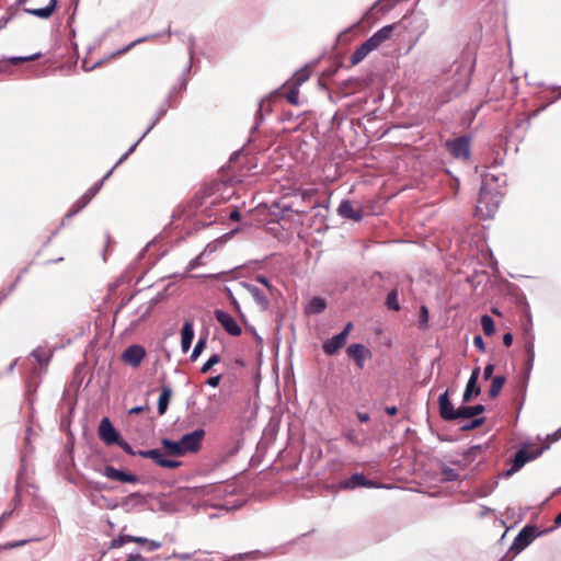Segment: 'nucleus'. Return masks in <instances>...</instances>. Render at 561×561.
Listing matches in <instances>:
<instances>
[{
  "mask_svg": "<svg viewBox=\"0 0 561 561\" xmlns=\"http://www.w3.org/2000/svg\"><path fill=\"white\" fill-rule=\"evenodd\" d=\"M493 371H494V365L492 364H488L484 369H483V378L485 380L488 379H492V375H493Z\"/></svg>",
  "mask_w": 561,
  "mask_h": 561,
  "instance_id": "09e8293b",
  "label": "nucleus"
},
{
  "mask_svg": "<svg viewBox=\"0 0 561 561\" xmlns=\"http://www.w3.org/2000/svg\"><path fill=\"white\" fill-rule=\"evenodd\" d=\"M128 541L145 546L147 551H154L161 547L160 541L151 540L145 537L130 536L128 537Z\"/></svg>",
  "mask_w": 561,
  "mask_h": 561,
  "instance_id": "a878e982",
  "label": "nucleus"
},
{
  "mask_svg": "<svg viewBox=\"0 0 561 561\" xmlns=\"http://www.w3.org/2000/svg\"><path fill=\"white\" fill-rule=\"evenodd\" d=\"M188 53H190V56L191 58L193 57V53H194V38L191 37L190 41H188Z\"/></svg>",
  "mask_w": 561,
  "mask_h": 561,
  "instance_id": "bf43d9fd",
  "label": "nucleus"
},
{
  "mask_svg": "<svg viewBox=\"0 0 561 561\" xmlns=\"http://www.w3.org/2000/svg\"><path fill=\"white\" fill-rule=\"evenodd\" d=\"M25 542L26 541L22 540V541H18V542H14V543H10L9 548L20 547V546L24 545Z\"/></svg>",
  "mask_w": 561,
  "mask_h": 561,
  "instance_id": "0e129e2a",
  "label": "nucleus"
},
{
  "mask_svg": "<svg viewBox=\"0 0 561 561\" xmlns=\"http://www.w3.org/2000/svg\"><path fill=\"white\" fill-rule=\"evenodd\" d=\"M194 339V327L193 323L188 320H186L183 323L182 330H181V347L184 353H186Z\"/></svg>",
  "mask_w": 561,
  "mask_h": 561,
  "instance_id": "412c9836",
  "label": "nucleus"
},
{
  "mask_svg": "<svg viewBox=\"0 0 561 561\" xmlns=\"http://www.w3.org/2000/svg\"><path fill=\"white\" fill-rule=\"evenodd\" d=\"M512 343H513V335H512V333H505L503 335V344L508 347V346L512 345Z\"/></svg>",
  "mask_w": 561,
  "mask_h": 561,
  "instance_id": "6e6d98bb",
  "label": "nucleus"
},
{
  "mask_svg": "<svg viewBox=\"0 0 561 561\" xmlns=\"http://www.w3.org/2000/svg\"><path fill=\"white\" fill-rule=\"evenodd\" d=\"M171 397L172 388L169 385H163L158 399V412L160 415H163L167 412Z\"/></svg>",
  "mask_w": 561,
  "mask_h": 561,
  "instance_id": "393cba45",
  "label": "nucleus"
},
{
  "mask_svg": "<svg viewBox=\"0 0 561 561\" xmlns=\"http://www.w3.org/2000/svg\"><path fill=\"white\" fill-rule=\"evenodd\" d=\"M220 380H221V376L220 375H217V376H213V377H209L207 380H206V383L210 387H218L219 383H220Z\"/></svg>",
  "mask_w": 561,
  "mask_h": 561,
  "instance_id": "8fccbe9b",
  "label": "nucleus"
},
{
  "mask_svg": "<svg viewBox=\"0 0 561 561\" xmlns=\"http://www.w3.org/2000/svg\"><path fill=\"white\" fill-rule=\"evenodd\" d=\"M161 445L168 456L182 457L185 455L184 449L181 445V440H171L169 438H162Z\"/></svg>",
  "mask_w": 561,
  "mask_h": 561,
  "instance_id": "5701e85b",
  "label": "nucleus"
},
{
  "mask_svg": "<svg viewBox=\"0 0 561 561\" xmlns=\"http://www.w3.org/2000/svg\"><path fill=\"white\" fill-rule=\"evenodd\" d=\"M439 413L440 416L446 421H453L458 419V409H455L449 400L448 391L446 390L438 398Z\"/></svg>",
  "mask_w": 561,
  "mask_h": 561,
  "instance_id": "dca6fc26",
  "label": "nucleus"
},
{
  "mask_svg": "<svg viewBox=\"0 0 561 561\" xmlns=\"http://www.w3.org/2000/svg\"><path fill=\"white\" fill-rule=\"evenodd\" d=\"M548 447L549 446L546 445L540 448H531L530 450H528L527 448H520L516 453L512 461L511 468L506 471V476H512L513 473L520 470L528 461L538 458Z\"/></svg>",
  "mask_w": 561,
  "mask_h": 561,
  "instance_id": "20e7f679",
  "label": "nucleus"
},
{
  "mask_svg": "<svg viewBox=\"0 0 561 561\" xmlns=\"http://www.w3.org/2000/svg\"><path fill=\"white\" fill-rule=\"evenodd\" d=\"M484 423V417L473 419L470 423L463 424L461 430L468 431L481 426Z\"/></svg>",
  "mask_w": 561,
  "mask_h": 561,
  "instance_id": "c03bdc74",
  "label": "nucleus"
},
{
  "mask_svg": "<svg viewBox=\"0 0 561 561\" xmlns=\"http://www.w3.org/2000/svg\"><path fill=\"white\" fill-rule=\"evenodd\" d=\"M56 5H57V0H50L49 3L44 8L24 9V11L27 14H31L33 16L46 20L53 14V12L56 9Z\"/></svg>",
  "mask_w": 561,
  "mask_h": 561,
  "instance_id": "b1692460",
  "label": "nucleus"
},
{
  "mask_svg": "<svg viewBox=\"0 0 561 561\" xmlns=\"http://www.w3.org/2000/svg\"><path fill=\"white\" fill-rule=\"evenodd\" d=\"M115 444L118 445L126 454H128L130 456L137 455V453L134 451L131 446L126 440H124L122 437H119L118 442H116Z\"/></svg>",
  "mask_w": 561,
  "mask_h": 561,
  "instance_id": "79ce46f5",
  "label": "nucleus"
},
{
  "mask_svg": "<svg viewBox=\"0 0 561 561\" xmlns=\"http://www.w3.org/2000/svg\"><path fill=\"white\" fill-rule=\"evenodd\" d=\"M428 320V310L425 306H422L420 309V324L425 325Z\"/></svg>",
  "mask_w": 561,
  "mask_h": 561,
  "instance_id": "49530a36",
  "label": "nucleus"
},
{
  "mask_svg": "<svg viewBox=\"0 0 561 561\" xmlns=\"http://www.w3.org/2000/svg\"><path fill=\"white\" fill-rule=\"evenodd\" d=\"M396 26L397 24L386 25L375 32L354 50L350 59L351 64L353 66L358 65L367 57L368 54L378 49L385 42L391 39Z\"/></svg>",
  "mask_w": 561,
  "mask_h": 561,
  "instance_id": "f03ea898",
  "label": "nucleus"
},
{
  "mask_svg": "<svg viewBox=\"0 0 561 561\" xmlns=\"http://www.w3.org/2000/svg\"><path fill=\"white\" fill-rule=\"evenodd\" d=\"M171 558H174V559H178V560H182V561H187L192 558V554L191 553H176V552H173Z\"/></svg>",
  "mask_w": 561,
  "mask_h": 561,
  "instance_id": "603ef678",
  "label": "nucleus"
},
{
  "mask_svg": "<svg viewBox=\"0 0 561 561\" xmlns=\"http://www.w3.org/2000/svg\"><path fill=\"white\" fill-rule=\"evenodd\" d=\"M347 355L351 359L355 362L356 366L359 369H363L365 366V360L373 356L369 348H367L364 344L360 343L351 344L347 347Z\"/></svg>",
  "mask_w": 561,
  "mask_h": 561,
  "instance_id": "ddd939ff",
  "label": "nucleus"
},
{
  "mask_svg": "<svg viewBox=\"0 0 561 561\" xmlns=\"http://www.w3.org/2000/svg\"><path fill=\"white\" fill-rule=\"evenodd\" d=\"M310 76H311L310 68L304 67V68L299 69L294 75L295 85H297V87L301 85L304 82H306L310 78Z\"/></svg>",
  "mask_w": 561,
  "mask_h": 561,
  "instance_id": "c756f323",
  "label": "nucleus"
},
{
  "mask_svg": "<svg viewBox=\"0 0 561 561\" xmlns=\"http://www.w3.org/2000/svg\"><path fill=\"white\" fill-rule=\"evenodd\" d=\"M146 356V350L138 344H134L128 346L122 354V360L131 366L133 368H137L140 366L141 362Z\"/></svg>",
  "mask_w": 561,
  "mask_h": 561,
  "instance_id": "9b49d317",
  "label": "nucleus"
},
{
  "mask_svg": "<svg viewBox=\"0 0 561 561\" xmlns=\"http://www.w3.org/2000/svg\"><path fill=\"white\" fill-rule=\"evenodd\" d=\"M484 411V407L482 404H477L473 407H461L458 408V419H470L478 414H481Z\"/></svg>",
  "mask_w": 561,
  "mask_h": 561,
  "instance_id": "bb28decb",
  "label": "nucleus"
},
{
  "mask_svg": "<svg viewBox=\"0 0 561 561\" xmlns=\"http://www.w3.org/2000/svg\"><path fill=\"white\" fill-rule=\"evenodd\" d=\"M479 375H480V368L476 367L472 370V373L467 381L466 389L462 394L463 402H469L471 400L472 394H474V396L480 394V392H481L480 388L477 387Z\"/></svg>",
  "mask_w": 561,
  "mask_h": 561,
  "instance_id": "a211bd4d",
  "label": "nucleus"
},
{
  "mask_svg": "<svg viewBox=\"0 0 561 561\" xmlns=\"http://www.w3.org/2000/svg\"><path fill=\"white\" fill-rule=\"evenodd\" d=\"M215 318L230 335L239 336L241 334V328L230 313L222 310H216Z\"/></svg>",
  "mask_w": 561,
  "mask_h": 561,
  "instance_id": "4468645a",
  "label": "nucleus"
},
{
  "mask_svg": "<svg viewBox=\"0 0 561 561\" xmlns=\"http://www.w3.org/2000/svg\"><path fill=\"white\" fill-rule=\"evenodd\" d=\"M446 147L456 159L468 160L470 157V141L468 137L461 136L446 141Z\"/></svg>",
  "mask_w": 561,
  "mask_h": 561,
  "instance_id": "6e6552de",
  "label": "nucleus"
},
{
  "mask_svg": "<svg viewBox=\"0 0 561 561\" xmlns=\"http://www.w3.org/2000/svg\"><path fill=\"white\" fill-rule=\"evenodd\" d=\"M501 203V195L499 192L491 191L485 186H481L478 204L476 207V215L481 219L492 218Z\"/></svg>",
  "mask_w": 561,
  "mask_h": 561,
  "instance_id": "7ed1b4c3",
  "label": "nucleus"
},
{
  "mask_svg": "<svg viewBox=\"0 0 561 561\" xmlns=\"http://www.w3.org/2000/svg\"><path fill=\"white\" fill-rule=\"evenodd\" d=\"M397 411H398V410H397V407H394V405H392V407H387V408H386V412H387V414H389V415H396V414H397Z\"/></svg>",
  "mask_w": 561,
  "mask_h": 561,
  "instance_id": "052dcab7",
  "label": "nucleus"
},
{
  "mask_svg": "<svg viewBox=\"0 0 561 561\" xmlns=\"http://www.w3.org/2000/svg\"><path fill=\"white\" fill-rule=\"evenodd\" d=\"M255 280L262 285H264L266 287V289L270 291V294H273V285L270 283V280L265 277V276H262V275H257L255 277Z\"/></svg>",
  "mask_w": 561,
  "mask_h": 561,
  "instance_id": "a18cd8bd",
  "label": "nucleus"
},
{
  "mask_svg": "<svg viewBox=\"0 0 561 561\" xmlns=\"http://www.w3.org/2000/svg\"><path fill=\"white\" fill-rule=\"evenodd\" d=\"M352 328V322H348L342 332L332 336L331 339H328L322 345L324 354L334 355L340 348H342L346 343L347 336Z\"/></svg>",
  "mask_w": 561,
  "mask_h": 561,
  "instance_id": "0eeeda50",
  "label": "nucleus"
},
{
  "mask_svg": "<svg viewBox=\"0 0 561 561\" xmlns=\"http://www.w3.org/2000/svg\"><path fill=\"white\" fill-rule=\"evenodd\" d=\"M128 537H130V535H123L119 536L118 538L113 539L111 542V548H121L123 545L129 542Z\"/></svg>",
  "mask_w": 561,
  "mask_h": 561,
  "instance_id": "37998d69",
  "label": "nucleus"
},
{
  "mask_svg": "<svg viewBox=\"0 0 561 561\" xmlns=\"http://www.w3.org/2000/svg\"><path fill=\"white\" fill-rule=\"evenodd\" d=\"M337 215L352 219L354 221H360L363 219V210L358 207L355 208L351 201H342L336 209Z\"/></svg>",
  "mask_w": 561,
  "mask_h": 561,
  "instance_id": "f3484780",
  "label": "nucleus"
},
{
  "mask_svg": "<svg viewBox=\"0 0 561 561\" xmlns=\"http://www.w3.org/2000/svg\"><path fill=\"white\" fill-rule=\"evenodd\" d=\"M243 287L251 295L253 300L262 310H267L270 307V300L267 296L255 285L244 283Z\"/></svg>",
  "mask_w": 561,
  "mask_h": 561,
  "instance_id": "6ab92c4d",
  "label": "nucleus"
},
{
  "mask_svg": "<svg viewBox=\"0 0 561 561\" xmlns=\"http://www.w3.org/2000/svg\"><path fill=\"white\" fill-rule=\"evenodd\" d=\"M556 525L561 526V513L554 519Z\"/></svg>",
  "mask_w": 561,
  "mask_h": 561,
  "instance_id": "338daca9",
  "label": "nucleus"
},
{
  "mask_svg": "<svg viewBox=\"0 0 561 561\" xmlns=\"http://www.w3.org/2000/svg\"><path fill=\"white\" fill-rule=\"evenodd\" d=\"M421 21V33H423L427 28V21L423 18H420Z\"/></svg>",
  "mask_w": 561,
  "mask_h": 561,
  "instance_id": "e2e57ef3",
  "label": "nucleus"
},
{
  "mask_svg": "<svg viewBox=\"0 0 561 561\" xmlns=\"http://www.w3.org/2000/svg\"><path fill=\"white\" fill-rule=\"evenodd\" d=\"M325 301L320 297H313L309 300L306 311L308 313H320L325 309Z\"/></svg>",
  "mask_w": 561,
  "mask_h": 561,
  "instance_id": "cd10ccee",
  "label": "nucleus"
},
{
  "mask_svg": "<svg viewBox=\"0 0 561 561\" xmlns=\"http://www.w3.org/2000/svg\"><path fill=\"white\" fill-rule=\"evenodd\" d=\"M206 345V339L199 337L197 343L195 344L193 352L191 354V359L194 362L197 359V357L201 355V353L204 351Z\"/></svg>",
  "mask_w": 561,
  "mask_h": 561,
  "instance_id": "f704fd0d",
  "label": "nucleus"
},
{
  "mask_svg": "<svg viewBox=\"0 0 561 561\" xmlns=\"http://www.w3.org/2000/svg\"><path fill=\"white\" fill-rule=\"evenodd\" d=\"M343 436L352 444L354 445H362L356 432L354 430H347L343 433Z\"/></svg>",
  "mask_w": 561,
  "mask_h": 561,
  "instance_id": "a19ab883",
  "label": "nucleus"
},
{
  "mask_svg": "<svg viewBox=\"0 0 561 561\" xmlns=\"http://www.w3.org/2000/svg\"><path fill=\"white\" fill-rule=\"evenodd\" d=\"M102 474L104 477H106L107 479H111L114 481L126 482V483H137L139 481V479L136 474L116 469L113 466H106L103 469Z\"/></svg>",
  "mask_w": 561,
  "mask_h": 561,
  "instance_id": "2eb2a0df",
  "label": "nucleus"
},
{
  "mask_svg": "<svg viewBox=\"0 0 561 561\" xmlns=\"http://www.w3.org/2000/svg\"><path fill=\"white\" fill-rule=\"evenodd\" d=\"M116 163L104 176L103 179L96 183L93 187H90L73 205L72 208L68 211L67 217H72L78 214L81 209H83L90 201L95 196V194L100 191L103 183L110 178L113 170L117 167Z\"/></svg>",
  "mask_w": 561,
  "mask_h": 561,
  "instance_id": "39448f33",
  "label": "nucleus"
},
{
  "mask_svg": "<svg viewBox=\"0 0 561 561\" xmlns=\"http://www.w3.org/2000/svg\"><path fill=\"white\" fill-rule=\"evenodd\" d=\"M481 327L483 329L484 334L488 335V336L492 335L494 333V331H495L494 321L488 314H483L481 317Z\"/></svg>",
  "mask_w": 561,
  "mask_h": 561,
  "instance_id": "7c9ffc66",
  "label": "nucleus"
},
{
  "mask_svg": "<svg viewBox=\"0 0 561 561\" xmlns=\"http://www.w3.org/2000/svg\"><path fill=\"white\" fill-rule=\"evenodd\" d=\"M525 352L527 355L526 366L528 369H531L533 365H534V359H535V347H534V343L531 341H529L525 344Z\"/></svg>",
  "mask_w": 561,
  "mask_h": 561,
  "instance_id": "473e14b6",
  "label": "nucleus"
},
{
  "mask_svg": "<svg viewBox=\"0 0 561 561\" xmlns=\"http://www.w3.org/2000/svg\"><path fill=\"white\" fill-rule=\"evenodd\" d=\"M205 437V430L196 428L195 431L183 435L180 440L185 455L188 453H196L202 447V442Z\"/></svg>",
  "mask_w": 561,
  "mask_h": 561,
  "instance_id": "1a4fd4ad",
  "label": "nucleus"
},
{
  "mask_svg": "<svg viewBox=\"0 0 561 561\" xmlns=\"http://www.w3.org/2000/svg\"><path fill=\"white\" fill-rule=\"evenodd\" d=\"M442 474L446 481H456L459 477L458 472L450 467H443Z\"/></svg>",
  "mask_w": 561,
  "mask_h": 561,
  "instance_id": "e433bc0d",
  "label": "nucleus"
},
{
  "mask_svg": "<svg viewBox=\"0 0 561 561\" xmlns=\"http://www.w3.org/2000/svg\"><path fill=\"white\" fill-rule=\"evenodd\" d=\"M473 345L481 352H485V344H484L482 336H480V335L474 336Z\"/></svg>",
  "mask_w": 561,
  "mask_h": 561,
  "instance_id": "de8ad7c7",
  "label": "nucleus"
},
{
  "mask_svg": "<svg viewBox=\"0 0 561 561\" xmlns=\"http://www.w3.org/2000/svg\"><path fill=\"white\" fill-rule=\"evenodd\" d=\"M39 57H41V53H36V54H33V55H30V56H24V57H11L10 58V62L13 64V65H18V64L23 62V61L35 60V59H37Z\"/></svg>",
  "mask_w": 561,
  "mask_h": 561,
  "instance_id": "ea45409f",
  "label": "nucleus"
},
{
  "mask_svg": "<svg viewBox=\"0 0 561 561\" xmlns=\"http://www.w3.org/2000/svg\"><path fill=\"white\" fill-rule=\"evenodd\" d=\"M535 538V528L531 526H525L518 535L515 537L513 547L522 550L526 548Z\"/></svg>",
  "mask_w": 561,
  "mask_h": 561,
  "instance_id": "aec40b11",
  "label": "nucleus"
},
{
  "mask_svg": "<svg viewBox=\"0 0 561 561\" xmlns=\"http://www.w3.org/2000/svg\"><path fill=\"white\" fill-rule=\"evenodd\" d=\"M401 0H378L374 7L380 5V10L383 12L390 11Z\"/></svg>",
  "mask_w": 561,
  "mask_h": 561,
  "instance_id": "4c0bfd02",
  "label": "nucleus"
},
{
  "mask_svg": "<svg viewBox=\"0 0 561 561\" xmlns=\"http://www.w3.org/2000/svg\"><path fill=\"white\" fill-rule=\"evenodd\" d=\"M220 362V356L218 354H213L208 360L202 366V369L201 371L203 374L207 373L208 370H210V368L218 364Z\"/></svg>",
  "mask_w": 561,
  "mask_h": 561,
  "instance_id": "58836bf2",
  "label": "nucleus"
},
{
  "mask_svg": "<svg viewBox=\"0 0 561 561\" xmlns=\"http://www.w3.org/2000/svg\"><path fill=\"white\" fill-rule=\"evenodd\" d=\"M299 87L295 85L288 91L287 95H286V100L293 104V105H298L299 103Z\"/></svg>",
  "mask_w": 561,
  "mask_h": 561,
  "instance_id": "c9c22d12",
  "label": "nucleus"
},
{
  "mask_svg": "<svg viewBox=\"0 0 561 561\" xmlns=\"http://www.w3.org/2000/svg\"><path fill=\"white\" fill-rule=\"evenodd\" d=\"M481 453H482L481 446H472L466 453V457H476L478 454H481Z\"/></svg>",
  "mask_w": 561,
  "mask_h": 561,
  "instance_id": "3c124183",
  "label": "nucleus"
},
{
  "mask_svg": "<svg viewBox=\"0 0 561 561\" xmlns=\"http://www.w3.org/2000/svg\"><path fill=\"white\" fill-rule=\"evenodd\" d=\"M561 437L560 435V432L556 431L552 435H551V438L553 442L558 440L559 438Z\"/></svg>",
  "mask_w": 561,
  "mask_h": 561,
  "instance_id": "69168bd1",
  "label": "nucleus"
},
{
  "mask_svg": "<svg viewBox=\"0 0 561 561\" xmlns=\"http://www.w3.org/2000/svg\"><path fill=\"white\" fill-rule=\"evenodd\" d=\"M357 417L362 423L368 422L370 419L369 414L365 412H357Z\"/></svg>",
  "mask_w": 561,
  "mask_h": 561,
  "instance_id": "13d9d810",
  "label": "nucleus"
},
{
  "mask_svg": "<svg viewBox=\"0 0 561 561\" xmlns=\"http://www.w3.org/2000/svg\"><path fill=\"white\" fill-rule=\"evenodd\" d=\"M156 36L157 35L138 38V39L134 41L131 44H129L126 48H124L123 51H127L130 47L135 46L136 44L142 43V42L147 41L148 38L156 37Z\"/></svg>",
  "mask_w": 561,
  "mask_h": 561,
  "instance_id": "5fc2aeb1",
  "label": "nucleus"
},
{
  "mask_svg": "<svg viewBox=\"0 0 561 561\" xmlns=\"http://www.w3.org/2000/svg\"><path fill=\"white\" fill-rule=\"evenodd\" d=\"M32 356L38 362L39 365H47L50 359V354H48L43 348H36L32 352Z\"/></svg>",
  "mask_w": 561,
  "mask_h": 561,
  "instance_id": "2f4dec72",
  "label": "nucleus"
},
{
  "mask_svg": "<svg viewBox=\"0 0 561 561\" xmlns=\"http://www.w3.org/2000/svg\"><path fill=\"white\" fill-rule=\"evenodd\" d=\"M167 113V107H160L157 116L153 118L151 124L148 126L146 131L141 135V137L122 156V158L117 161V164H121L138 146V144L146 137V135L156 126L159 119Z\"/></svg>",
  "mask_w": 561,
  "mask_h": 561,
  "instance_id": "4be33fe9",
  "label": "nucleus"
},
{
  "mask_svg": "<svg viewBox=\"0 0 561 561\" xmlns=\"http://www.w3.org/2000/svg\"><path fill=\"white\" fill-rule=\"evenodd\" d=\"M386 305L391 310L398 311L400 309V305L398 301V294L396 290H392L388 294Z\"/></svg>",
  "mask_w": 561,
  "mask_h": 561,
  "instance_id": "72a5a7b5",
  "label": "nucleus"
},
{
  "mask_svg": "<svg viewBox=\"0 0 561 561\" xmlns=\"http://www.w3.org/2000/svg\"><path fill=\"white\" fill-rule=\"evenodd\" d=\"M137 455L142 458L151 459L156 465L162 468L174 469L181 466V461L169 459L165 454V450H161L159 448L148 449V450H139Z\"/></svg>",
  "mask_w": 561,
  "mask_h": 561,
  "instance_id": "423d86ee",
  "label": "nucleus"
},
{
  "mask_svg": "<svg viewBox=\"0 0 561 561\" xmlns=\"http://www.w3.org/2000/svg\"><path fill=\"white\" fill-rule=\"evenodd\" d=\"M98 434L100 439L106 445H115L121 435L113 426L108 417H103L99 424Z\"/></svg>",
  "mask_w": 561,
  "mask_h": 561,
  "instance_id": "9d476101",
  "label": "nucleus"
},
{
  "mask_svg": "<svg viewBox=\"0 0 561 561\" xmlns=\"http://www.w3.org/2000/svg\"><path fill=\"white\" fill-rule=\"evenodd\" d=\"M229 218L233 221H238L240 220L241 218V215H240V211L238 210V208H234L230 214H229Z\"/></svg>",
  "mask_w": 561,
  "mask_h": 561,
  "instance_id": "4d7b16f0",
  "label": "nucleus"
},
{
  "mask_svg": "<svg viewBox=\"0 0 561 561\" xmlns=\"http://www.w3.org/2000/svg\"><path fill=\"white\" fill-rule=\"evenodd\" d=\"M342 489L352 490L356 488H389L388 485L367 480L363 473H354L340 483Z\"/></svg>",
  "mask_w": 561,
  "mask_h": 561,
  "instance_id": "f8f14e48",
  "label": "nucleus"
},
{
  "mask_svg": "<svg viewBox=\"0 0 561 561\" xmlns=\"http://www.w3.org/2000/svg\"><path fill=\"white\" fill-rule=\"evenodd\" d=\"M197 265V259L190 262V270L194 268Z\"/></svg>",
  "mask_w": 561,
  "mask_h": 561,
  "instance_id": "774afa93",
  "label": "nucleus"
},
{
  "mask_svg": "<svg viewBox=\"0 0 561 561\" xmlns=\"http://www.w3.org/2000/svg\"><path fill=\"white\" fill-rule=\"evenodd\" d=\"M142 411H144V407H135V408H131V409L128 411V413H129V414H138V413H140V412H142Z\"/></svg>",
  "mask_w": 561,
  "mask_h": 561,
  "instance_id": "680f3d73",
  "label": "nucleus"
},
{
  "mask_svg": "<svg viewBox=\"0 0 561 561\" xmlns=\"http://www.w3.org/2000/svg\"><path fill=\"white\" fill-rule=\"evenodd\" d=\"M505 380L506 379L504 376H494L491 379V387L489 390V396L491 398H496L500 394V392L505 383Z\"/></svg>",
  "mask_w": 561,
  "mask_h": 561,
  "instance_id": "c85d7f7f",
  "label": "nucleus"
},
{
  "mask_svg": "<svg viewBox=\"0 0 561 561\" xmlns=\"http://www.w3.org/2000/svg\"><path fill=\"white\" fill-rule=\"evenodd\" d=\"M471 68L465 64H458L453 75L440 84V91L434 101L435 105H443L453 98L460 95L467 90L470 83Z\"/></svg>",
  "mask_w": 561,
  "mask_h": 561,
  "instance_id": "f257e3e1",
  "label": "nucleus"
},
{
  "mask_svg": "<svg viewBox=\"0 0 561 561\" xmlns=\"http://www.w3.org/2000/svg\"><path fill=\"white\" fill-rule=\"evenodd\" d=\"M145 559L139 552L129 553L125 561H144Z\"/></svg>",
  "mask_w": 561,
  "mask_h": 561,
  "instance_id": "864d4df0",
  "label": "nucleus"
}]
</instances>
